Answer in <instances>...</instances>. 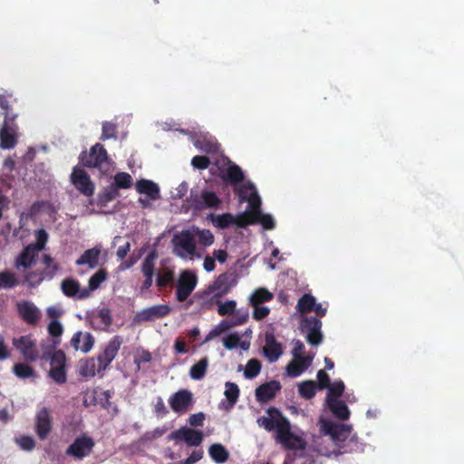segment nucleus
I'll return each instance as SVG.
<instances>
[{
	"label": "nucleus",
	"instance_id": "13d9d810",
	"mask_svg": "<svg viewBox=\"0 0 464 464\" xmlns=\"http://www.w3.org/2000/svg\"><path fill=\"white\" fill-rule=\"evenodd\" d=\"M254 307L253 318L256 321L265 319L270 313V309L267 306L261 304H251Z\"/></svg>",
	"mask_w": 464,
	"mask_h": 464
},
{
	"label": "nucleus",
	"instance_id": "c85d7f7f",
	"mask_svg": "<svg viewBox=\"0 0 464 464\" xmlns=\"http://www.w3.org/2000/svg\"><path fill=\"white\" fill-rule=\"evenodd\" d=\"M229 166L227 169L223 171L222 179L226 181L230 182L231 184H238L245 179V175L241 169V168L228 160Z\"/></svg>",
	"mask_w": 464,
	"mask_h": 464
},
{
	"label": "nucleus",
	"instance_id": "f704fd0d",
	"mask_svg": "<svg viewBox=\"0 0 464 464\" xmlns=\"http://www.w3.org/2000/svg\"><path fill=\"white\" fill-rule=\"evenodd\" d=\"M43 263L45 266V269L42 272V275L38 279V283L44 278H53L59 269L58 264L53 262V259L50 255L44 254L43 256Z\"/></svg>",
	"mask_w": 464,
	"mask_h": 464
},
{
	"label": "nucleus",
	"instance_id": "8fccbe9b",
	"mask_svg": "<svg viewBox=\"0 0 464 464\" xmlns=\"http://www.w3.org/2000/svg\"><path fill=\"white\" fill-rule=\"evenodd\" d=\"M225 396L232 405L235 404L239 397L238 386L234 382H226Z\"/></svg>",
	"mask_w": 464,
	"mask_h": 464
},
{
	"label": "nucleus",
	"instance_id": "e2e57ef3",
	"mask_svg": "<svg viewBox=\"0 0 464 464\" xmlns=\"http://www.w3.org/2000/svg\"><path fill=\"white\" fill-rule=\"evenodd\" d=\"M229 319L231 321L233 327L242 325L247 321L248 313L246 311H245V312H241V311L236 312L235 311V313L232 314V317Z\"/></svg>",
	"mask_w": 464,
	"mask_h": 464
},
{
	"label": "nucleus",
	"instance_id": "cd10ccee",
	"mask_svg": "<svg viewBox=\"0 0 464 464\" xmlns=\"http://www.w3.org/2000/svg\"><path fill=\"white\" fill-rule=\"evenodd\" d=\"M87 450V435L82 434L77 438L72 444L66 450V454L76 459H82L86 455Z\"/></svg>",
	"mask_w": 464,
	"mask_h": 464
},
{
	"label": "nucleus",
	"instance_id": "0e129e2a",
	"mask_svg": "<svg viewBox=\"0 0 464 464\" xmlns=\"http://www.w3.org/2000/svg\"><path fill=\"white\" fill-rule=\"evenodd\" d=\"M318 383L316 384L319 390L326 389L330 386V377L324 370H319L317 372Z\"/></svg>",
	"mask_w": 464,
	"mask_h": 464
},
{
	"label": "nucleus",
	"instance_id": "0eeeda50",
	"mask_svg": "<svg viewBox=\"0 0 464 464\" xmlns=\"http://www.w3.org/2000/svg\"><path fill=\"white\" fill-rule=\"evenodd\" d=\"M322 322L314 316L304 317L300 322V330L305 335L307 343L313 346L319 345L323 341Z\"/></svg>",
	"mask_w": 464,
	"mask_h": 464
},
{
	"label": "nucleus",
	"instance_id": "69168bd1",
	"mask_svg": "<svg viewBox=\"0 0 464 464\" xmlns=\"http://www.w3.org/2000/svg\"><path fill=\"white\" fill-rule=\"evenodd\" d=\"M205 420V414L203 412H198L191 414L188 418V423L192 427H202Z\"/></svg>",
	"mask_w": 464,
	"mask_h": 464
},
{
	"label": "nucleus",
	"instance_id": "4d7b16f0",
	"mask_svg": "<svg viewBox=\"0 0 464 464\" xmlns=\"http://www.w3.org/2000/svg\"><path fill=\"white\" fill-rule=\"evenodd\" d=\"M195 147L198 150L205 151L207 153H214L218 150V145L211 141H208L206 140H197L194 142Z\"/></svg>",
	"mask_w": 464,
	"mask_h": 464
},
{
	"label": "nucleus",
	"instance_id": "864d4df0",
	"mask_svg": "<svg viewBox=\"0 0 464 464\" xmlns=\"http://www.w3.org/2000/svg\"><path fill=\"white\" fill-rule=\"evenodd\" d=\"M218 314L221 316L232 315L236 311L237 303L234 300L218 303Z\"/></svg>",
	"mask_w": 464,
	"mask_h": 464
},
{
	"label": "nucleus",
	"instance_id": "aec40b11",
	"mask_svg": "<svg viewBox=\"0 0 464 464\" xmlns=\"http://www.w3.org/2000/svg\"><path fill=\"white\" fill-rule=\"evenodd\" d=\"M220 204V199L213 191L205 190L198 197L196 195L192 200V205L196 209H203L208 208H218Z\"/></svg>",
	"mask_w": 464,
	"mask_h": 464
},
{
	"label": "nucleus",
	"instance_id": "f3484780",
	"mask_svg": "<svg viewBox=\"0 0 464 464\" xmlns=\"http://www.w3.org/2000/svg\"><path fill=\"white\" fill-rule=\"evenodd\" d=\"M266 344L263 348L264 355L270 362H276L283 353V347L276 339L273 332H266L265 334Z\"/></svg>",
	"mask_w": 464,
	"mask_h": 464
},
{
	"label": "nucleus",
	"instance_id": "2eb2a0df",
	"mask_svg": "<svg viewBox=\"0 0 464 464\" xmlns=\"http://www.w3.org/2000/svg\"><path fill=\"white\" fill-rule=\"evenodd\" d=\"M169 440H184L188 446L198 447L203 441V432L194 429L182 427L169 435Z\"/></svg>",
	"mask_w": 464,
	"mask_h": 464
},
{
	"label": "nucleus",
	"instance_id": "603ef678",
	"mask_svg": "<svg viewBox=\"0 0 464 464\" xmlns=\"http://www.w3.org/2000/svg\"><path fill=\"white\" fill-rule=\"evenodd\" d=\"M196 235L198 239V243L205 246H211L214 243V235L208 229L197 228Z\"/></svg>",
	"mask_w": 464,
	"mask_h": 464
},
{
	"label": "nucleus",
	"instance_id": "a19ab883",
	"mask_svg": "<svg viewBox=\"0 0 464 464\" xmlns=\"http://www.w3.org/2000/svg\"><path fill=\"white\" fill-rule=\"evenodd\" d=\"M247 225L260 223L262 227L266 230H271L275 227V220L272 216L268 214H263L260 212L259 215L255 216L254 218L250 219L246 218Z\"/></svg>",
	"mask_w": 464,
	"mask_h": 464
},
{
	"label": "nucleus",
	"instance_id": "6e6552de",
	"mask_svg": "<svg viewBox=\"0 0 464 464\" xmlns=\"http://www.w3.org/2000/svg\"><path fill=\"white\" fill-rule=\"evenodd\" d=\"M237 284V279L235 274L228 272L223 273L204 290V295H210L212 293H215L217 297L222 298L227 295Z\"/></svg>",
	"mask_w": 464,
	"mask_h": 464
},
{
	"label": "nucleus",
	"instance_id": "423d86ee",
	"mask_svg": "<svg viewBox=\"0 0 464 464\" xmlns=\"http://www.w3.org/2000/svg\"><path fill=\"white\" fill-rule=\"evenodd\" d=\"M172 244L174 254L181 258L194 256L197 252L196 239L189 230H182L180 233L174 235Z\"/></svg>",
	"mask_w": 464,
	"mask_h": 464
},
{
	"label": "nucleus",
	"instance_id": "4be33fe9",
	"mask_svg": "<svg viewBox=\"0 0 464 464\" xmlns=\"http://www.w3.org/2000/svg\"><path fill=\"white\" fill-rule=\"evenodd\" d=\"M17 311L20 317L28 324H35L39 320V311L36 306L30 302L18 304Z\"/></svg>",
	"mask_w": 464,
	"mask_h": 464
},
{
	"label": "nucleus",
	"instance_id": "f03ea898",
	"mask_svg": "<svg viewBox=\"0 0 464 464\" xmlns=\"http://www.w3.org/2000/svg\"><path fill=\"white\" fill-rule=\"evenodd\" d=\"M159 257L156 249H152L144 257L140 265V272L144 277L140 285V291L145 292L150 289L153 285V278L156 276V285L165 288L174 283L175 271L172 266H163L156 274V261Z\"/></svg>",
	"mask_w": 464,
	"mask_h": 464
},
{
	"label": "nucleus",
	"instance_id": "6ab92c4d",
	"mask_svg": "<svg viewBox=\"0 0 464 464\" xmlns=\"http://www.w3.org/2000/svg\"><path fill=\"white\" fill-rule=\"evenodd\" d=\"M294 359L286 366L287 375L293 378L300 376L312 363V357L293 356Z\"/></svg>",
	"mask_w": 464,
	"mask_h": 464
},
{
	"label": "nucleus",
	"instance_id": "9b49d317",
	"mask_svg": "<svg viewBox=\"0 0 464 464\" xmlns=\"http://www.w3.org/2000/svg\"><path fill=\"white\" fill-rule=\"evenodd\" d=\"M13 345L23 355L26 362H33L39 359L40 352L31 335H23L13 339Z\"/></svg>",
	"mask_w": 464,
	"mask_h": 464
},
{
	"label": "nucleus",
	"instance_id": "680f3d73",
	"mask_svg": "<svg viewBox=\"0 0 464 464\" xmlns=\"http://www.w3.org/2000/svg\"><path fill=\"white\" fill-rule=\"evenodd\" d=\"M239 343L240 337L237 334H230L223 339V344L228 350L237 348Z\"/></svg>",
	"mask_w": 464,
	"mask_h": 464
},
{
	"label": "nucleus",
	"instance_id": "9d476101",
	"mask_svg": "<svg viewBox=\"0 0 464 464\" xmlns=\"http://www.w3.org/2000/svg\"><path fill=\"white\" fill-rule=\"evenodd\" d=\"M197 283V276L192 271H182L177 284L176 299L179 302L186 301L196 288Z\"/></svg>",
	"mask_w": 464,
	"mask_h": 464
},
{
	"label": "nucleus",
	"instance_id": "4c0bfd02",
	"mask_svg": "<svg viewBox=\"0 0 464 464\" xmlns=\"http://www.w3.org/2000/svg\"><path fill=\"white\" fill-rule=\"evenodd\" d=\"M316 382L314 381H304L298 384V392L301 397L311 400L316 393Z\"/></svg>",
	"mask_w": 464,
	"mask_h": 464
},
{
	"label": "nucleus",
	"instance_id": "dca6fc26",
	"mask_svg": "<svg viewBox=\"0 0 464 464\" xmlns=\"http://www.w3.org/2000/svg\"><path fill=\"white\" fill-rule=\"evenodd\" d=\"M210 219L213 224L220 229L227 228L233 225H236L238 227H245L247 226L246 217H235L230 213H224L219 215L211 214Z\"/></svg>",
	"mask_w": 464,
	"mask_h": 464
},
{
	"label": "nucleus",
	"instance_id": "2f4dec72",
	"mask_svg": "<svg viewBox=\"0 0 464 464\" xmlns=\"http://www.w3.org/2000/svg\"><path fill=\"white\" fill-rule=\"evenodd\" d=\"M109 272L106 267H99L89 277V293L93 292L102 287V285L109 280Z\"/></svg>",
	"mask_w": 464,
	"mask_h": 464
},
{
	"label": "nucleus",
	"instance_id": "58836bf2",
	"mask_svg": "<svg viewBox=\"0 0 464 464\" xmlns=\"http://www.w3.org/2000/svg\"><path fill=\"white\" fill-rule=\"evenodd\" d=\"M315 298L311 294H304L298 300L296 304V310L301 314H307L313 311V307L315 304Z\"/></svg>",
	"mask_w": 464,
	"mask_h": 464
},
{
	"label": "nucleus",
	"instance_id": "7c9ffc66",
	"mask_svg": "<svg viewBox=\"0 0 464 464\" xmlns=\"http://www.w3.org/2000/svg\"><path fill=\"white\" fill-rule=\"evenodd\" d=\"M61 343V339L51 340L46 339L40 343L38 350L40 352V357L38 360L42 362H48V358L54 353L55 351H58L57 347Z\"/></svg>",
	"mask_w": 464,
	"mask_h": 464
},
{
	"label": "nucleus",
	"instance_id": "39448f33",
	"mask_svg": "<svg viewBox=\"0 0 464 464\" xmlns=\"http://www.w3.org/2000/svg\"><path fill=\"white\" fill-rule=\"evenodd\" d=\"M17 115L5 113L0 129V148L9 150L15 147L18 141V125L15 121Z\"/></svg>",
	"mask_w": 464,
	"mask_h": 464
},
{
	"label": "nucleus",
	"instance_id": "de8ad7c7",
	"mask_svg": "<svg viewBox=\"0 0 464 464\" xmlns=\"http://www.w3.org/2000/svg\"><path fill=\"white\" fill-rule=\"evenodd\" d=\"M327 389L328 393L326 396V401H329L330 399H337L343 393L344 383L343 381H335L334 383L330 384Z\"/></svg>",
	"mask_w": 464,
	"mask_h": 464
},
{
	"label": "nucleus",
	"instance_id": "5701e85b",
	"mask_svg": "<svg viewBox=\"0 0 464 464\" xmlns=\"http://www.w3.org/2000/svg\"><path fill=\"white\" fill-rule=\"evenodd\" d=\"M108 261V251L103 249L101 245L89 248V269L95 267H103Z\"/></svg>",
	"mask_w": 464,
	"mask_h": 464
},
{
	"label": "nucleus",
	"instance_id": "473e14b6",
	"mask_svg": "<svg viewBox=\"0 0 464 464\" xmlns=\"http://www.w3.org/2000/svg\"><path fill=\"white\" fill-rule=\"evenodd\" d=\"M326 401L329 409L336 418L343 420H345L349 418L350 411L343 401H340L337 399H330L329 401Z\"/></svg>",
	"mask_w": 464,
	"mask_h": 464
},
{
	"label": "nucleus",
	"instance_id": "ddd939ff",
	"mask_svg": "<svg viewBox=\"0 0 464 464\" xmlns=\"http://www.w3.org/2000/svg\"><path fill=\"white\" fill-rule=\"evenodd\" d=\"M170 313V307L167 304H156L144 308L134 316V322L140 324L143 322L154 321L167 316Z\"/></svg>",
	"mask_w": 464,
	"mask_h": 464
},
{
	"label": "nucleus",
	"instance_id": "412c9836",
	"mask_svg": "<svg viewBox=\"0 0 464 464\" xmlns=\"http://www.w3.org/2000/svg\"><path fill=\"white\" fill-rule=\"evenodd\" d=\"M138 193L146 195L150 200H157L160 198V187L150 179H140L135 184Z\"/></svg>",
	"mask_w": 464,
	"mask_h": 464
},
{
	"label": "nucleus",
	"instance_id": "e433bc0d",
	"mask_svg": "<svg viewBox=\"0 0 464 464\" xmlns=\"http://www.w3.org/2000/svg\"><path fill=\"white\" fill-rule=\"evenodd\" d=\"M213 295H205L204 291L198 292L196 294L195 298H197L200 302V307L203 310H210L213 308L215 304H218L220 303V297H217L215 293H212Z\"/></svg>",
	"mask_w": 464,
	"mask_h": 464
},
{
	"label": "nucleus",
	"instance_id": "49530a36",
	"mask_svg": "<svg viewBox=\"0 0 464 464\" xmlns=\"http://www.w3.org/2000/svg\"><path fill=\"white\" fill-rule=\"evenodd\" d=\"M132 178L127 172H118L114 176V187L118 188H129L131 187Z\"/></svg>",
	"mask_w": 464,
	"mask_h": 464
},
{
	"label": "nucleus",
	"instance_id": "bb28decb",
	"mask_svg": "<svg viewBox=\"0 0 464 464\" xmlns=\"http://www.w3.org/2000/svg\"><path fill=\"white\" fill-rule=\"evenodd\" d=\"M37 252L38 251L35 249V247L28 245L17 256L15 260V266L17 268H19L20 266L24 268L31 267L32 265L34 263Z\"/></svg>",
	"mask_w": 464,
	"mask_h": 464
},
{
	"label": "nucleus",
	"instance_id": "bf43d9fd",
	"mask_svg": "<svg viewBox=\"0 0 464 464\" xmlns=\"http://www.w3.org/2000/svg\"><path fill=\"white\" fill-rule=\"evenodd\" d=\"M48 235L44 229H39L36 231V242L34 244H30V246L35 247L37 251L44 249L46 242H47Z\"/></svg>",
	"mask_w": 464,
	"mask_h": 464
},
{
	"label": "nucleus",
	"instance_id": "09e8293b",
	"mask_svg": "<svg viewBox=\"0 0 464 464\" xmlns=\"http://www.w3.org/2000/svg\"><path fill=\"white\" fill-rule=\"evenodd\" d=\"M117 138V125L111 121H104L102 123V140Z\"/></svg>",
	"mask_w": 464,
	"mask_h": 464
},
{
	"label": "nucleus",
	"instance_id": "a878e982",
	"mask_svg": "<svg viewBox=\"0 0 464 464\" xmlns=\"http://www.w3.org/2000/svg\"><path fill=\"white\" fill-rule=\"evenodd\" d=\"M62 291L68 297L76 296L79 294L78 297L82 299L87 296V289H80V284L78 281L66 278L62 282Z\"/></svg>",
	"mask_w": 464,
	"mask_h": 464
},
{
	"label": "nucleus",
	"instance_id": "72a5a7b5",
	"mask_svg": "<svg viewBox=\"0 0 464 464\" xmlns=\"http://www.w3.org/2000/svg\"><path fill=\"white\" fill-rule=\"evenodd\" d=\"M211 459L218 464L225 463L229 458V452L220 443H214L208 449Z\"/></svg>",
	"mask_w": 464,
	"mask_h": 464
},
{
	"label": "nucleus",
	"instance_id": "20e7f679",
	"mask_svg": "<svg viewBox=\"0 0 464 464\" xmlns=\"http://www.w3.org/2000/svg\"><path fill=\"white\" fill-rule=\"evenodd\" d=\"M241 202H248L249 212L242 217L254 218L255 216L260 214L261 211V199L256 189L255 185L248 181L246 184L240 186L235 189Z\"/></svg>",
	"mask_w": 464,
	"mask_h": 464
},
{
	"label": "nucleus",
	"instance_id": "3c124183",
	"mask_svg": "<svg viewBox=\"0 0 464 464\" xmlns=\"http://www.w3.org/2000/svg\"><path fill=\"white\" fill-rule=\"evenodd\" d=\"M119 196V191L117 187L114 185H111L103 189V191L99 195L100 202L102 204H106L112 199L116 198Z\"/></svg>",
	"mask_w": 464,
	"mask_h": 464
},
{
	"label": "nucleus",
	"instance_id": "774afa93",
	"mask_svg": "<svg viewBox=\"0 0 464 464\" xmlns=\"http://www.w3.org/2000/svg\"><path fill=\"white\" fill-rule=\"evenodd\" d=\"M202 458V450H194L185 460L181 461L179 464H195L196 462L199 461Z\"/></svg>",
	"mask_w": 464,
	"mask_h": 464
},
{
	"label": "nucleus",
	"instance_id": "5fc2aeb1",
	"mask_svg": "<svg viewBox=\"0 0 464 464\" xmlns=\"http://www.w3.org/2000/svg\"><path fill=\"white\" fill-rule=\"evenodd\" d=\"M17 445L24 450L31 451L35 448V440L33 437L23 435L15 439Z\"/></svg>",
	"mask_w": 464,
	"mask_h": 464
},
{
	"label": "nucleus",
	"instance_id": "f257e3e1",
	"mask_svg": "<svg viewBox=\"0 0 464 464\" xmlns=\"http://www.w3.org/2000/svg\"><path fill=\"white\" fill-rule=\"evenodd\" d=\"M269 417H261L257 420L259 426L266 430H276V440L285 450H304L306 447L305 440L291 430L289 420L276 408L268 410Z\"/></svg>",
	"mask_w": 464,
	"mask_h": 464
},
{
	"label": "nucleus",
	"instance_id": "1a4fd4ad",
	"mask_svg": "<svg viewBox=\"0 0 464 464\" xmlns=\"http://www.w3.org/2000/svg\"><path fill=\"white\" fill-rule=\"evenodd\" d=\"M50 362L49 376L58 384L66 382V355L63 350L55 351L52 356L48 358Z\"/></svg>",
	"mask_w": 464,
	"mask_h": 464
},
{
	"label": "nucleus",
	"instance_id": "c03bdc74",
	"mask_svg": "<svg viewBox=\"0 0 464 464\" xmlns=\"http://www.w3.org/2000/svg\"><path fill=\"white\" fill-rule=\"evenodd\" d=\"M274 295L266 288H258L256 290L250 298L251 304H261L265 302H269L273 299Z\"/></svg>",
	"mask_w": 464,
	"mask_h": 464
},
{
	"label": "nucleus",
	"instance_id": "b1692460",
	"mask_svg": "<svg viewBox=\"0 0 464 464\" xmlns=\"http://www.w3.org/2000/svg\"><path fill=\"white\" fill-rule=\"evenodd\" d=\"M112 322L111 310L107 307H102L96 314H92L90 323L93 328L105 330Z\"/></svg>",
	"mask_w": 464,
	"mask_h": 464
},
{
	"label": "nucleus",
	"instance_id": "37998d69",
	"mask_svg": "<svg viewBox=\"0 0 464 464\" xmlns=\"http://www.w3.org/2000/svg\"><path fill=\"white\" fill-rule=\"evenodd\" d=\"M19 285L15 274L9 271L0 272V288L10 289Z\"/></svg>",
	"mask_w": 464,
	"mask_h": 464
},
{
	"label": "nucleus",
	"instance_id": "c756f323",
	"mask_svg": "<svg viewBox=\"0 0 464 464\" xmlns=\"http://www.w3.org/2000/svg\"><path fill=\"white\" fill-rule=\"evenodd\" d=\"M71 182L83 195H87V173L80 167H74L71 174Z\"/></svg>",
	"mask_w": 464,
	"mask_h": 464
},
{
	"label": "nucleus",
	"instance_id": "f8f14e48",
	"mask_svg": "<svg viewBox=\"0 0 464 464\" xmlns=\"http://www.w3.org/2000/svg\"><path fill=\"white\" fill-rule=\"evenodd\" d=\"M169 403L174 412L179 415L184 414L194 403L193 394L187 389L179 390L169 397Z\"/></svg>",
	"mask_w": 464,
	"mask_h": 464
},
{
	"label": "nucleus",
	"instance_id": "ea45409f",
	"mask_svg": "<svg viewBox=\"0 0 464 464\" xmlns=\"http://www.w3.org/2000/svg\"><path fill=\"white\" fill-rule=\"evenodd\" d=\"M112 396V392L110 391H93V401L94 404L100 405L101 407L109 410L111 407L110 399Z\"/></svg>",
	"mask_w": 464,
	"mask_h": 464
},
{
	"label": "nucleus",
	"instance_id": "6e6d98bb",
	"mask_svg": "<svg viewBox=\"0 0 464 464\" xmlns=\"http://www.w3.org/2000/svg\"><path fill=\"white\" fill-rule=\"evenodd\" d=\"M48 333L53 337L52 340L60 339L63 333L62 324L57 320H52L48 325Z\"/></svg>",
	"mask_w": 464,
	"mask_h": 464
},
{
	"label": "nucleus",
	"instance_id": "338daca9",
	"mask_svg": "<svg viewBox=\"0 0 464 464\" xmlns=\"http://www.w3.org/2000/svg\"><path fill=\"white\" fill-rule=\"evenodd\" d=\"M154 412L158 417H164L169 413L168 409L161 397H158L157 401L154 405Z\"/></svg>",
	"mask_w": 464,
	"mask_h": 464
},
{
	"label": "nucleus",
	"instance_id": "79ce46f5",
	"mask_svg": "<svg viewBox=\"0 0 464 464\" xmlns=\"http://www.w3.org/2000/svg\"><path fill=\"white\" fill-rule=\"evenodd\" d=\"M13 372L15 376L20 379L35 377L34 369L32 366L23 362L15 363L13 367Z\"/></svg>",
	"mask_w": 464,
	"mask_h": 464
},
{
	"label": "nucleus",
	"instance_id": "393cba45",
	"mask_svg": "<svg viewBox=\"0 0 464 464\" xmlns=\"http://www.w3.org/2000/svg\"><path fill=\"white\" fill-rule=\"evenodd\" d=\"M108 153L104 146L96 143L89 150V168L99 167L108 160Z\"/></svg>",
	"mask_w": 464,
	"mask_h": 464
},
{
	"label": "nucleus",
	"instance_id": "052dcab7",
	"mask_svg": "<svg viewBox=\"0 0 464 464\" xmlns=\"http://www.w3.org/2000/svg\"><path fill=\"white\" fill-rule=\"evenodd\" d=\"M210 160L207 156H195L191 160V165L198 169H206L208 168Z\"/></svg>",
	"mask_w": 464,
	"mask_h": 464
},
{
	"label": "nucleus",
	"instance_id": "7ed1b4c3",
	"mask_svg": "<svg viewBox=\"0 0 464 464\" xmlns=\"http://www.w3.org/2000/svg\"><path fill=\"white\" fill-rule=\"evenodd\" d=\"M121 344V337L115 335L109 341L97 359L89 360V376H94L104 371L116 357Z\"/></svg>",
	"mask_w": 464,
	"mask_h": 464
},
{
	"label": "nucleus",
	"instance_id": "4468645a",
	"mask_svg": "<svg viewBox=\"0 0 464 464\" xmlns=\"http://www.w3.org/2000/svg\"><path fill=\"white\" fill-rule=\"evenodd\" d=\"M53 429V417L47 408L41 409L36 416L34 430L38 438L44 440L48 438Z\"/></svg>",
	"mask_w": 464,
	"mask_h": 464
},
{
	"label": "nucleus",
	"instance_id": "a18cd8bd",
	"mask_svg": "<svg viewBox=\"0 0 464 464\" xmlns=\"http://www.w3.org/2000/svg\"><path fill=\"white\" fill-rule=\"evenodd\" d=\"M261 371V362L257 359H250L245 368L244 375L247 379L256 377Z\"/></svg>",
	"mask_w": 464,
	"mask_h": 464
},
{
	"label": "nucleus",
	"instance_id": "c9c22d12",
	"mask_svg": "<svg viewBox=\"0 0 464 464\" xmlns=\"http://www.w3.org/2000/svg\"><path fill=\"white\" fill-rule=\"evenodd\" d=\"M208 366V359L204 357L200 359L197 363L191 366L189 375L193 380H201L206 372Z\"/></svg>",
	"mask_w": 464,
	"mask_h": 464
},
{
	"label": "nucleus",
	"instance_id": "a211bd4d",
	"mask_svg": "<svg viewBox=\"0 0 464 464\" xmlns=\"http://www.w3.org/2000/svg\"><path fill=\"white\" fill-rule=\"evenodd\" d=\"M281 389V383L276 380L263 383L256 389V399L260 403H266L274 399Z\"/></svg>",
	"mask_w": 464,
	"mask_h": 464
}]
</instances>
